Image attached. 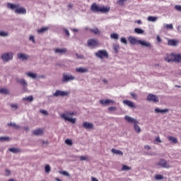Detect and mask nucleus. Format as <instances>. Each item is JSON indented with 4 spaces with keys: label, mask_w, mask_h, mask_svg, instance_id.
<instances>
[{
    "label": "nucleus",
    "mask_w": 181,
    "mask_h": 181,
    "mask_svg": "<svg viewBox=\"0 0 181 181\" xmlns=\"http://www.w3.org/2000/svg\"><path fill=\"white\" fill-rule=\"evenodd\" d=\"M73 115H76L74 112L66 111L62 115H61V118H63L64 121H69V122H71V124H75L77 121V119L72 117Z\"/></svg>",
    "instance_id": "1"
},
{
    "label": "nucleus",
    "mask_w": 181,
    "mask_h": 181,
    "mask_svg": "<svg viewBox=\"0 0 181 181\" xmlns=\"http://www.w3.org/2000/svg\"><path fill=\"white\" fill-rule=\"evenodd\" d=\"M1 59L4 63H8V62H11L13 60V52H4L1 54Z\"/></svg>",
    "instance_id": "2"
},
{
    "label": "nucleus",
    "mask_w": 181,
    "mask_h": 181,
    "mask_svg": "<svg viewBox=\"0 0 181 181\" xmlns=\"http://www.w3.org/2000/svg\"><path fill=\"white\" fill-rule=\"evenodd\" d=\"M95 56L98 59H100V60H103V59H108L109 57L108 52L105 49L98 50L95 53Z\"/></svg>",
    "instance_id": "3"
},
{
    "label": "nucleus",
    "mask_w": 181,
    "mask_h": 181,
    "mask_svg": "<svg viewBox=\"0 0 181 181\" xmlns=\"http://www.w3.org/2000/svg\"><path fill=\"white\" fill-rule=\"evenodd\" d=\"M74 80H76V76L71 74L64 73L62 75V83H69V81H73Z\"/></svg>",
    "instance_id": "4"
},
{
    "label": "nucleus",
    "mask_w": 181,
    "mask_h": 181,
    "mask_svg": "<svg viewBox=\"0 0 181 181\" xmlns=\"http://www.w3.org/2000/svg\"><path fill=\"white\" fill-rule=\"evenodd\" d=\"M87 44L88 46L92 49H95V47H98V46H100V42H98V40L97 39L88 40Z\"/></svg>",
    "instance_id": "5"
},
{
    "label": "nucleus",
    "mask_w": 181,
    "mask_h": 181,
    "mask_svg": "<svg viewBox=\"0 0 181 181\" xmlns=\"http://www.w3.org/2000/svg\"><path fill=\"white\" fill-rule=\"evenodd\" d=\"M70 95V92L57 90L55 93H53V97H67V95Z\"/></svg>",
    "instance_id": "6"
},
{
    "label": "nucleus",
    "mask_w": 181,
    "mask_h": 181,
    "mask_svg": "<svg viewBox=\"0 0 181 181\" xmlns=\"http://www.w3.org/2000/svg\"><path fill=\"white\" fill-rule=\"evenodd\" d=\"M156 166H160V168L165 169H169V168H170V164L168 163L165 159H160L158 162L156 163Z\"/></svg>",
    "instance_id": "7"
},
{
    "label": "nucleus",
    "mask_w": 181,
    "mask_h": 181,
    "mask_svg": "<svg viewBox=\"0 0 181 181\" xmlns=\"http://www.w3.org/2000/svg\"><path fill=\"white\" fill-rule=\"evenodd\" d=\"M30 57L29 54L26 53L19 52L17 54V59H18L20 62H28Z\"/></svg>",
    "instance_id": "8"
},
{
    "label": "nucleus",
    "mask_w": 181,
    "mask_h": 181,
    "mask_svg": "<svg viewBox=\"0 0 181 181\" xmlns=\"http://www.w3.org/2000/svg\"><path fill=\"white\" fill-rule=\"evenodd\" d=\"M174 54L175 52L166 54L164 57L165 62H167V63H174Z\"/></svg>",
    "instance_id": "9"
},
{
    "label": "nucleus",
    "mask_w": 181,
    "mask_h": 181,
    "mask_svg": "<svg viewBox=\"0 0 181 181\" xmlns=\"http://www.w3.org/2000/svg\"><path fill=\"white\" fill-rule=\"evenodd\" d=\"M139 45L141 46V47H147L148 49H152V44L146 40H140L139 41Z\"/></svg>",
    "instance_id": "10"
},
{
    "label": "nucleus",
    "mask_w": 181,
    "mask_h": 181,
    "mask_svg": "<svg viewBox=\"0 0 181 181\" xmlns=\"http://www.w3.org/2000/svg\"><path fill=\"white\" fill-rule=\"evenodd\" d=\"M100 103L102 104V105H115L116 104L115 101L111 99H106L105 100H100Z\"/></svg>",
    "instance_id": "11"
},
{
    "label": "nucleus",
    "mask_w": 181,
    "mask_h": 181,
    "mask_svg": "<svg viewBox=\"0 0 181 181\" xmlns=\"http://www.w3.org/2000/svg\"><path fill=\"white\" fill-rule=\"evenodd\" d=\"M147 101H152L153 103H159V98L156 95L149 93L147 97Z\"/></svg>",
    "instance_id": "12"
},
{
    "label": "nucleus",
    "mask_w": 181,
    "mask_h": 181,
    "mask_svg": "<svg viewBox=\"0 0 181 181\" xmlns=\"http://www.w3.org/2000/svg\"><path fill=\"white\" fill-rule=\"evenodd\" d=\"M54 52L55 54H66L67 53V49L66 48H55L54 49Z\"/></svg>",
    "instance_id": "13"
},
{
    "label": "nucleus",
    "mask_w": 181,
    "mask_h": 181,
    "mask_svg": "<svg viewBox=\"0 0 181 181\" xmlns=\"http://www.w3.org/2000/svg\"><path fill=\"white\" fill-rule=\"evenodd\" d=\"M124 119L129 124H133L134 125L136 124H139V122H138V120H136V119L133 118L129 116H125Z\"/></svg>",
    "instance_id": "14"
},
{
    "label": "nucleus",
    "mask_w": 181,
    "mask_h": 181,
    "mask_svg": "<svg viewBox=\"0 0 181 181\" xmlns=\"http://www.w3.org/2000/svg\"><path fill=\"white\" fill-rule=\"evenodd\" d=\"M128 40L130 45H139L140 40L136 39L135 37H129Z\"/></svg>",
    "instance_id": "15"
},
{
    "label": "nucleus",
    "mask_w": 181,
    "mask_h": 181,
    "mask_svg": "<svg viewBox=\"0 0 181 181\" xmlns=\"http://www.w3.org/2000/svg\"><path fill=\"white\" fill-rule=\"evenodd\" d=\"M177 45H179V40H177L169 39L168 40V46L176 47V46H177Z\"/></svg>",
    "instance_id": "16"
},
{
    "label": "nucleus",
    "mask_w": 181,
    "mask_h": 181,
    "mask_svg": "<svg viewBox=\"0 0 181 181\" xmlns=\"http://www.w3.org/2000/svg\"><path fill=\"white\" fill-rule=\"evenodd\" d=\"M16 81L18 83V84H21L23 88H26V87H28V82H26L25 78H17Z\"/></svg>",
    "instance_id": "17"
},
{
    "label": "nucleus",
    "mask_w": 181,
    "mask_h": 181,
    "mask_svg": "<svg viewBox=\"0 0 181 181\" xmlns=\"http://www.w3.org/2000/svg\"><path fill=\"white\" fill-rule=\"evenodd\" d=\"M83 127L85 129H94V124L88 122H84L83 123Z\"/></svg>",
    "instance_id": "18"
},
{
    "label": "nucleus",
    "mask_w": 181,
    "mask_h": 181,
    "mask_svg": "<svg viewBox=\"0 0 181 181\" xmlns=\"http://www.w3.org/2000/svg\"><path fill=\"white\" fill-rule=\"evenodd\" d=\"M44 132H45V130L43 129H37L33 131V134L35 136H42L43 135Z\"/></svg>",
    "instance_id": "19"
},
{
    "label": "nucleus",
    "mask_w": 181,
    "mask_h": 181,
    "mask_svg": "<svg viewBox=\"0 0 181 181\" xmlns=\"http://www.w3.org/2000/svg\"><path fill=\"white\" fill-rule=\"evenodd\" d=\"M15 13H18V14H23L25 15V13H26V8H23V7H20L19 4L18 8L16 9Z\"/></svg>",
    "instance_id": "20"
},
{
    "label": "nucleus",
    "mask_w": 181,
    "mask_h": 181,
    "mask_svg": "<svg viewBox=\"0 0 181 181\" xmlns=\"http://www.w3.org/2000/svg\"><path fill=\"white\" fill-rule=\"evenodd\" d=\"M123 104H124V105H127V107H129L130 108H136L135 103L128 100H123Z\"/></svg>",
    "instance_id": "21"
},
{
    "label": "nucleus",
    "mask_w": 181,
    "mask_h": 181,
    "mask_svg": "<svg viewBox=\"0 0 181 181\" xmlns=\"http://www.w3.org/2000/svg\"><path fill=\"white\" fill-rule=\"evenodd\" d=\"M18 5L19 4H13L12 3H8L7 8L8 9H11V11H14V12H16Z\"/></svg>",
    "instance_id": "22"
},
{
    "label": "nucleus",
    "mask_w": 181,
    "mask_h": 181,
    "mask_svg": "<svg viewBox=\"0 0 181 181\" xmlns=\"http://www.w3.org/2000/svg\"><path fill=\"white\" fill-rule=\"evenodd\" d=\"M174 63H181V54L174 53Z\"/></svg>",
    "instance_id": "23"
},
{
    "label": "nucleus",
    "mask_w": 181,
    "mask_h": 181,
    "mask_svg": "<svg viewBox=\"0 0 181 181\" xmlns=\"http://www.w3.org/2000/svg\"><path fill=\"white\" fill-rule=\"evenodd\" d=\"M90 9L93 12H100V6H98L97 4L94 3L92 4Z\"/></svg>",
    "instance_id": "24"
},
{
    "label": "nucleus",
    "mask_w": 181,
    "mask_h": 181,
    "mask_svg": "<svg viewBox=\"0 0 181 181\" xmlns=\"http://www.w3.org/2000/svg\"><path fill=\"white\" fill-rule=\"evenodd\" d=\"M99 12H101L102 13H108V12H110V7L105 6H100Z\"/></svg>",
    "instance_id": "25"
},
{
    "label": "nucleus",
    "mask_w": 181,
    "mask_h": 181,
    "mask_svg": "<svg viewBox=\"0 0 181 181\" xmlns=\"http://www.w3.org/2000/svg\"><path fill=\"white\" fill-rule=\"evenodd\" d=\"M154 111L156 114H166V112H169V110L168 109L160 110L159 108H156Z\"/></svg>",
    "instance_id": "26"
},
{
    "label": "nucleus",
    "mask_w": 181,
    "mask_h": 181,
    "mask_svg": "<svg viewBox=\"0 0 181 181\" xmlns=\"http://www.w3.org/2000/svg\"><path fill=\"white\" fill-rule=\"evenodd\" d=\"M77 73H88V69L84 67H78L76 69Z\"/></svg>",
    "instance_id": "27"
},
{
    "label": "nucleus",
    "mask_w": 181,
    "mask_h": 181,
    "mask_svg": "<svg viewBox=\"0 0 181 181\" xmlns=\"http://www.w3.org/2000/svg\"><path fill=\"white\" fill-rule=\"evenodd\" d=\"M9 152H11V153H21L22 152V150L19 148H11L8 149Z\"/></svg>",
    "instance_id": "28"
},
{
    "label": "nucleus",
    "mask_w": 181,
    "mask_h": 181,
    "mask_svg": "<svg viewBox=\"0 0 181 181\" xmlns=\"http://www.w3.org/2000/svg\"><path fill=\"white\" fill-rule=\"evenodd\" d=\"M26 76H28V77H30V78H37V74L33 72H27Z\"/></svg>",
    "instance_id": "29"
},
{
    "label": "nucleus",
    "mask_w": 181,
    "mask_h": 181,
    "mask_svg": "<svg viewBox=\"0 0 181 181\" xmlns=\"http://www.w3.org/2000/svg\"><path fill=\"white\" fill-rule=\"evenodd\" d=\"M111 152L114 153L115 155H119L120 156H122L124 155V153L119 150H117L115 148H112Z\"/></svg>",
    "instance_id": "30"
},
{
    "label": "nucleus",
    "mask_w": 181,
    "mask_h": 181,
    "mask_svg": "<svg viewBox=\"0 0 181 181\" xmlns=\"http://www.w3.org/2000/svg\"><path fill=\"white\" fill-rule=\"evenodd\" d=\"M47 30H49L48 27H42L37 30V33H39L40 35H42V33H45L47 32Z\"/></svg>",
    "instance_id": "31"
},
{
    "label": "nucleus",
    "mask_w": 181,
    "mask_h": 181,
    "mask_svg": "<svg viewBox=\"0 0 181 181\" xmlns=\"http://www.w3.org/2000/svg\"><path fill=\"white\" fill-rule=\"evenodd\" d=\"M168 139L172 144H177V142H178L177 139L176 137H173L172 136H168Z\"/></svg>",
    "instance_id": "32"
},
{
    "label": "nucleus",
    "mask_w": 181,
    "mask_h": 181,
    "mask_svg": "<svg viewBox=\"0 0 181 181\" xmlns=\"http://www.w3.org/2000/svg\"><path fill=\"white\" fill-rule=\"evenodd\" d=\"M134 32L137 35H144V33H145V30H142V28H136L134 29Z\"/></svg>",
    "instance_id": "33"
},
{
    "label": "nucleus",
    "mask_w": 181,
    "mask_h": 181,
    "mask_svg": "<svg viewBox=\"0 0 181 181\" xmlns=\"http://www.w3.org/2000/svg\"><path fill=\"white\" fill-rule=\"evenodd\" d=\"M139 123H136L135 124H134V129L135 131V132H136L137 134L141 133V127H139V125H138Z\"/></svg>",
    "instance_id": "34"
},
{
    "label": "nucleus",
    "mask_w": 181,
    "mask_h": 181,
    "mask_svg": "<svg viewBox=\"0 0 181 181\" xmlns=\"http://www.w3.org/2000/svg\"><path fill=\"white\" fill-rule=\"evenodd\" d=\"M8 127H12L13 128H15L16 129H21V126L16 124V123H8Z\"/></svg>",
    "instance_id": "35"
},
{
    "label": "nucleus",
    "mask_w": 181,
    "mask_h": 181,
    "mask_svg": "<svg viewBox=\"0 0 181 181\" xmlns=\"http://www.w3.org/2000/svg\"><path fill=\"white\" fill-rule=\"evenodd\" d=\"M34 98L33 95H30L25 98H23V101H28L29 103H32L33 101Z\"/></svg>",
    "instance_id": "36"
},
{
    "label": "nucleus",
    "mask_w": 181,
    "mask_h": 181,
    "mask_svg": "<svg viewBox=\"0 0 181 181\" xmlns=\"http://www.w3.org/2000/svg\"><path fill=\"white\" fill-rule=\"evenodd\" d=\"M11 139L8 136H1L0 137V142H9Z\"/></svg>",
    "instance_id": "37"
},
{
    "label": "nucleus",
    "mask_w": 181,
    "mask_h": 181,
    "mask_svg": "<svg viewBox=\"0 0 181 181\" xmlns=\"http://www.w3.org/2000/svg\"><path fill=\"white\" fill-rule=\"evenodd\" d=\"M110 37L114 39L115 40H118L119 39V35L117 33H112L110 34Z\"/></svg>",
    "instance_id": "38"
},
{
    "label": "nucleus",
    "mask_w": 181,
    "mask_h": 181,
    "mask_svg": "<svg viewBox=\"0 0 181 181\" xmlns=\"http://www.w3.org/2000/svg\"><path fill=\"white\" fill-rule=\"evenodd\" d=\"M1 94H4L5 95H9V94H10L9 90H8V88H1Z\"/></svg>",
    "instance_id": "39"
},
{
    "label": "nucleus",
    "mask_w": 181,
    "mask_h": 181,
    "mask_svg": "<svg viewBox=\"0 0 181 181\" xmlns=\"http://www.w3.org/2000/svg\"><path fill=\"white\" fill-rule=\"evenodd\" d=\"M9 36V33L6 31H0V37H6Z\"/></svg>",
    "instance_id": "40"
},
{
    "label": "nucleus",
    "mask_w": 181,
    "mask_h": 181,
    "mask_svg": "<svg viewBox=\"0 0 181 181\" xmlns=\"http://www.w3.org/2000/svg\"><path fill=\"white\" fill-rule=\"evenodd\" d=\"M90 30L95 35H100V33H101V32H100V30H98V28H97L90 29Z\"/></svg>",
    "instance_id": "41"
},
{
    "label": "nucleus",
    "mask_w": 181,
    "mask_h": 181,
    "mask_svg": "<svg viewBox=\"0 0 181 181\" xmlns=\"http://www.w3.org/2000/svg\"><path fill=\"white\" fill-rule=\"evenodd\" d=\"M147 19L148 22H156V21H158V17L148 16Z\"/></svg>",
    "instance_id": "42"
},
{
    "label": "nucleus",
    "mask_w": 181,
    "mask_h": 181,
    "mask_svg": "<svg viewBox=\"0 0 181 181\" xmlns=\"http://www.w3.org/2000/svg\"><path fill=\"white\" fill-rule=\"evenodd\" d=\"M59 173L63 176H66V177H70V173L67 171H59Z\"/></svg>",
    "instance_id": "43"
},
{
    "label": "nucleus",
    "mask_w": 181,
    "mask_h": 181,
    "mask_svg": "<svg viewBox=\"0 0 181 181\" xmlns=\"http://www.w3.org/2000/svg\"><path fill=\"white\" fill-rule=\"evenodd\" d=\"M45 170L46 173H50V172L52 170V168H50V165L49 164L45 165Z\"/></svg>",
    "instance_id": "44"
},
{
    "label": "nucleus",
    "mask_w": 181,
    "mask_h": 181,
    "mask_svg": "<svg viewBox=\"0 0 181 181\" xmlns=\"http://www.w3.org/2000/svg\"><path fill=\"white\" fill-rule=\"evenodd\" d=\"M65 144L66 145H69V146H73V141H71V139H67L65 140Z\"/></svg>",
    "instance_id": "45"
},
{
    "label": "nucleus",
    "mask_w": 181,
    "mask_h": 181,
    "mask_svg": "<svg viewBox=\"0 0 181 181\" xmlns=\"http://www.w3.org/2000/svg\"><path fill=\"white\" fill-rule=\"evenodd\" d=\"M155 179L156 180H163V179H164V177L162 175L158 174L155 176Z\"/></svg>",
    "instance_id": "46"
},
{
    "label": "nucleus",
    "mask_w": 181,
    "mask_h": 181,
    "mask_svg": "<svg viewBox=\"0 0 181 181\" xmlns=\"http://www.w3.org/2000/svg\"><path fill=\"white\" fill-rule=\"evenodd\" d=\"M113 49L116 53H118L119 52V45H113Z\"/></svg>",
    "instance_id": "47"
},
{
    "label": "nucleus",
    "mask_w": 181,
    "mask_h": 181,
    "mask_svg": "<svg viewBox=\"0 0 181 181\" xmlns=\"http://www.w3.org/2000/svg\"><path fill=\"white\" fill-rule=\"evenodd\" d=\"M10 107H11V108H13V110H18V108H19V106H18V104H16V103H11V104L10 105Z\"/></svg>",
    "instance_id": "48"
},
{
    "label": "nucleus",
    "mask_w": 181,
    "mask_h": 181,
    "mask_svg": "<svg viewBox=\"0 0 181 181\" xmlns=\"http://www.w3.org/2000/svg\"><path fill=\"white\" fill-rule=\"evenodd\" d=\"M40 114H42V115H49V112H47V110H45L43 109H40Z\"/></svg>",
    "instance_id": "49"
},
{
    "label": "nucleus",
    "mask_w": 181,
    "mask_h": 181,
    "mask_svg": "<svg viewBox=\"0 0 181 181\" xmlns=\"http://www.w3.org/2000/svg\"><path fill=\"white\" fill-rule=\"evenodd\" d=\"M117 107H108V111L110 112H114V111H117Z\"/></svg>",
    "instance_id": "50"
},
{
    "label": "nucleus",
    "mask_w": 181,
    "mask_h": 181,
    "mask_svg": "<svg viewBox=\"0 0 181 181\" xmlns=\"http://www.w3.org/2000/svg\"><path fill=\"white\" fill-rule=\"evenodd\" d=\"M122 170H131V167L124 165L122 166Z\"/></svg>",
    "instance_id": "51"
},
{
    "label": "nucleus",
    "mask_w": 181,
    "mask_h": 181,
    "mask_svg": "<svg viewBox=\"0 0 181 181\" xmlns=\"http://www.w3.org/2000/svg\"><path fill=\"white\" fill-rule=\"evenodd\" d=\"M120 42L122 43H124V45H127V43H128V41H127V38H125L124 37L120 39Z\"/></svg>",
    "instance_id": "52"
},
{
    "label": "nucleus",
    "mask_w": 181,
    "mask_h": 181,
    "mask_svg": "<svg viewBox=\"0 0 181 181\" xmlns=\"http://www.w3.org/2000/svg\"><path fill=\"white\" fill-rule=\"evenodd\" d=\"M165 28H166V29H173V24H167L165 25Z\"/></svg>",
    "instance_id": "53"
},
{
    "label": "nucleus",
    "mask_w": 181,
    "mask_h": 181,
    "mask_svg": "<svg viewBox=\"0 0 181 181\" xmlns=\"http://www.w3.org/2000/svg\"><path fill=\"white\" fill-rule=\"evenodd\" d=\"M80 160H88V156H80Z\"/></svg>",
    "instance_id": "54"
},
{
    "label": "nucleus",
    "mask_w": 181,
    "mask_h": 181,
    "mask_svg": "<svg viewBox=\"0 0 181 181\" xmlns=\"http://www.w3.org/2000/svg\"><path fill=\"white\" fill-rule=\"evenodd\" d=\"M29 40H30L31 42H33V43H36V41L35 40V36H33V35H30V36Z\"/></svg>",
    "instance_id": "55"
},
{
    "label": "nucleus",
    "mask_w": 181,
    "mask_h": 181,
    "mask_svg": "<svg viewBox=\"0 0 181 181\" xmlns=\"http://www.w3.org/2000/svg\"><path fill=\"white\" fill-rule=\"evenodd\" d=\"M76 57L77 59H84V55L83 54H76Z\"/></svg>",
    "instance_id": "56"
},
{
    "label": "nucleus",
    "mask_w": 181,
    "mask_h": 181,
    "mask_svg": "<svg viewBox=\"0 0 181 181\" xmlns=\"http://www.w3.org/2000/svg\"><path fill=\"white\" fill-rule=\"evenodd\" d=\"M130 95H132V97H133V98H134V100H136V98H138V95H136V93H131Z\"/></svg>",
    "instance_id": "57"
},
{
    "label": "nucleus",
    "mask_w": 181,
    "mask_h": 181,
    "mask_svg": "<svg viewBox=\"0 0 181 181\" xmlns=\"http://www.w3.org/2000/svg\"><path fill=\"white\" fill-rule=\"evenodd\" d=\"M175 8L176 11L181 12V6L175 5Z\"/></svg>",
    "instance_id": "58"
},
{
    "label": "nucleus",
    "mask_w": 181,
    "mask_h": 181,
    "mask_svg": "<svg viewBox=\"0 0 181 181\" xmlns=\"http://www.w3.org/2000/svg\"><path fill=\"white\" fill-rule=\"evenodd\" d=\"M42 146H45V145H49V141L42 140Z\"/></svg>",
    "instance_id": "59"
},
{
    "label": "nucleus",
    "mask_w": 181,
    "mask_h": 181,
    "mask_svg": "<svg viewBox=\"0 0 181 181\" xmlns=\"http://www.w3.org/2000/svg\"><path fill=\"white\" fill-rule=\"evenodd\" d=\"M144 149H146V151H150V149H152V148H151V146L146 145L144 146Z\"/></svg>",
    "instance_id": "60"
},
{
    "label": "nucleus",
    "mask_w": 181,
    "mask_h": 181,
    "mask_svg": "<svg viewBox=\"0 0 181 181\" xmlns=\"http://www.w3.org/2000/svg\"><path fill=\"white\" fill-rule=\"evenodd\" d=\"M125 1H127V0H119L117 1V4H119V5H123L124 3L125 2Z\"/></svg>",
    "instance_id": "61"
},
{
    "label": "nucleus",
    "mask_w": 181,
    "mask_h": 181,
    "mask_svg": "<svg viewBox=\"0 0 181 181\" xmlns=\"http://www.w3.org/2000/svg\"><path fill=\"white\" fill-rule=\"evenodd\" d=\"M11 171L8 169H6V176H9Z\"/></svg>",
    "instance_id": "62"
},
{
    "label": "nucleus",
    "mask_w": 181,
    "mask_h": 181,
    "mask_svg": "<svg viewBox=\"0 0 181 181\" xmlns=\"http://www.w3.org/2000/svg\"><path fill=\"white\" fill-rule=\"evenodd\" d=\"M156 142L162 143V140H160V138L159 136L156 137Z\"/></svg>",
    "instance_id": "63"
},
{
    "label": "nucleus",
    "mask_w": 181,
    "mask_h": 181,
    "mask_svg": "<svg viewBox=\"0 0 181 181\" xmlns=\"http://www.w3.org/2000/svg\"><path fill=\"white\" fill-rule=\"evenodd\" d=\"M157 41L158 43H160L162 42V39L159 35L157 36Z\"/></svg>",
    "instance_id": "64"
}]
</instances>
